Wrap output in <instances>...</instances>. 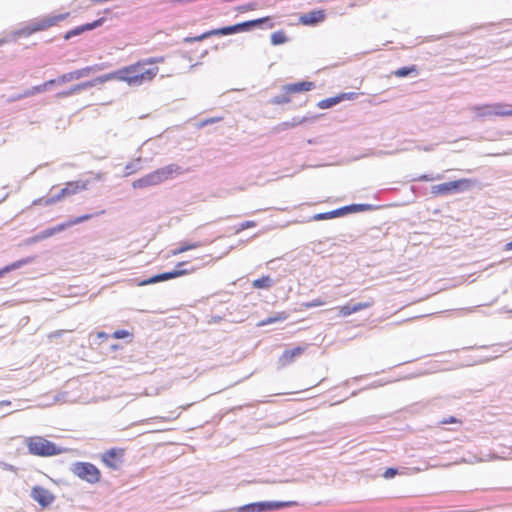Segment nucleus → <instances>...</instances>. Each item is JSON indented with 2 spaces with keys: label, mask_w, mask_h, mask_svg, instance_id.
Returning a JSON list of instances; mask_svg holds the SVG:
<instances>
[{
  "label": "nucleus",
  "mask_w": 512,
  "mask_h": 512,
  "mask_svg": "<svg viewBox=\"0 0 512 512\" xmlns=\"http://www.w3.org/2000/svg\"><path fill=\"white\" fill-rule=\"evenodd\" d=\"M287 41V37L283 31L275 32L271 35V42L274 45H280Z\"/></svg>",
  "instance_id": "nucleus-28"
},
{
  "label": "nucleus",
  "mask_w": 512,
  "mask_h": 512,
  "mask_svg": "<svg viewBox=\"0 0 512 512\" xmlns=\"http://www.w3.org/2000/svg\"><path fill=\"white\" fill-rule=\"evenodd\" d=\"M92 216H93L92 214L81 215V216L75 217V218H73L71 220H68L66 222V224H68V227L74 226V225L80 224V223H82L84 221H87V220L91 219Z\"/></svg>",
  "instance_id": "nucleus-29"
},
{
  "label": "nucleus",
  "mask_w": 512,
  "mask_h": 512,
  "mask_svg": "<svg viewBox=\"0 0 512 512\" xmlns=\"http://www.w3.org/2000/svg\"><path fill=\"white\" fill-rule=\"evenodd\" d=\"M61 335H62V331H56V332H53V333L49 334V338L58 337V336H61Z\"/></svg>",
  "instance_id": "nucleus-44"
},
{
  "label": "nucleus",
  "mask_w": 512,
  "mask_h": 512,
  "mask_svg": "<svg viewBox=\"0 0 512 512\" xmlns=\"http://www.w3.org/2000/svg\"><path fill=\"white\" fill-rule=\"evenodd\" d=\"M370 206L366 204H352L348 206H344L329 212L324 213H318L312 216L313 221H320V220H328L333 219L337 217L344 216L348 213H355V212H361L369 209Z\"/></svg>",
  "instance_id": "nucleus-9"
},
{
  "label": "nucleus",
  "mask_w": 512,
  "mask_h": 512,
  "mask_svg": "<svg viewBox=\"0 0 512 512\" xmlns=\"http://www.w3.org/2000/svg\"><path fill=\"white\" fill-rule=\"evenodd\" d=\"M164 58H149L138 61L135 64L123 67L111 75L98 78L100 83L109 79H117L126 82L130 86H139L147 82H151L159 72V68L154 64L163 62Z\"/></svg>",
  "instance_id": "nucleus-1"
},
{
  "label": "nucleus",
  "mask_w": 512,
  "mask_h": 512,
  "mask_svg": "<svg viewBox=\"0 0 512 512\" xmlns=\"http://www.w3.org/2000/svg\"><path fill=\"white\" fill-rule=\"evenodd\" d=\"M162 182L172 179L182 173L181 168L176 164H170L156 170Z\"/></svg>",
  "instance_id": "nucleus-20"
},
{
  "label": "nucleus",
  "mask_w": 512,
  "mask_h": 512,
  "mask_svg": "<svg viewBox=\"0 0 512 512\" xmlns=\"http://www.w3.org/2000/svg\"><path fill=\"white\" fill-rule=\"evenodd\" d=\"M105 336H106V335H105V333H103V332L98 333V337H105Z\"/></svg>",
  "instance_id": "nucleus-46"
},
{
  "label": "nucleus",
  "mask_w": 512,
  "mask_h": 512,
  "mask_svg": "<svg viewBox=\"0 0 512 512\" xmlns=\"http://www.w3.org/2000/svg\"><path fill=\"white\" fill-rule=\"evenodd\" d=\"M66 228H68V224H66V222L64 223H61L57 226H54V227H51V228H48L44 231H42L41 233L37 234L35 237H34V240L35 241H40V240H44V239H47L49 237H52L53 235H55L56 233H59L63 230H65Z\"/></svg>",
  "instance_id": "nucleus-22"
},
{
  "label": "nucleus",
  "mask_w": 512,
  "mask_h": 512,
  "mask_svg": "<svg viewBox=\"0 0 512 512\" xmlns=\"http://www.w3.org/2000/svg\"><path fill=\"white\" fill-rule=\"evenodd\" d=\"M104 23V18H99L91 23H87V24H84V25H81V26H78L72 30H69L65 35H64V39L65 40H68L74 36H77V35H80L81 33L85 32V31H90V30H93L99 26H101L102 24Z\"/></svg>",
  "instance_id": "nucleus-17"
},
{
  "label": "nucleus",
  "mask_w": 512,
  "mask_h": 512,
  "mask_svg": "<svg viewBox=\"0 0 512 512\" xmlns=\"http://www.w3.org/2000/svg\"><path fill=\"white\" fill-rule=\"evenodd\" d=\"M94 83L93 82H87V83H83V84H80V85H77L76 87H74L70 93L72 92H76V91H79L80 89H84V88H87V87H91L93 86Z\"/></svg>",
  "instance_id": "nucleus-40"
},
{
  "label": "nucleus",
  "mask_w": 512,
  "mask_h": 512,
  "mask_svg": "<svg viewBox=\"0 0 512 512\" xmlns=\"http://www.w3.org/2000/svg\"><path fill=\"white\" fill-rule=\"evenodd\" d=\"M294 502L286 501H263L244 505L238 508V512H265L279 510L294 505Z\"/></svg>",
  "instance_id": "nucleus-8"
},
{
  "label": "nucleus",
  "mask_w": 512,
  "mask_h": 512,
  "mask_svg": "<svg viewBox=\"0 0 512 512\" xmlns=\"http://www.w3.org/2000/svg\"><path fill=\"white\" fill-rule=\"evenodd\" d=\"M61 197H60V194L58 193L57 195L55 196H52V197H48V198H45V201H44V206H50V205H53L59 201H61Z\"/></svg>",
  "instance_id": "nucleus-36"
},
{
  "label": "nucleus",
  "mask_w": 512,
  "mask_h": 512,
  "mask_svg": "<svg viewBox=\"0 0 512 512\" xmlns=\"http://www.w3.org/2000/svg\"><path fill=\"white\" fill-rule=\"evenodd\" d=\"M1 404L7 405V404H10V401H7V402L1 401Z\"/></svg>",
  "instance_id": "nucleus-49"
},
{
  "label": "nucleus",
  "mask_w": 512,
  "mask_h": 512,
  "mask_svg": "<svg viewBox=\"0 0 512 512\" xmlns=\"http://www.w3.org/2000/svg\"><path fill=\"white\" fill-rule=\"evenodd\" d=\"M186 264H187L186 261L178 262L176 264L174 270L154 275L146 280L139 282L138 285L145 286V285H149V284H154V283L178 278L181 276L192 274L197 270L196 267L183 268V266Z\"/></svg>",
  "instance_id": "nucleus-4"
},
{
  "label": "nucleus",
  "mask_w": 512,
  "mask_h": 512,
  "mask_svg": "<svg viewBox=\"0 0 512 512\" xmlns=\"http://www.w3.org/2000/svg\"><path fill=\"white\" fill-rule=\"evenodd\" d=\"M25 263H26V261H18V262H15V263L5 266L4 268L0 269V277H2L5 273H7L11 270H15V269L21 267Z\"/></svg>",
  "instance_id": "nucleus-31"
},
{
  "label": "nucleus",
  "mask_w": 512,
  "mask_h": 512,
  "mask_svg": "<svg viewBox=\"0 0 512 512\" xmlns=\"http://www.w3.org/2000/svg\"><path fill=\"white\" fill-rule=\"evenodd\" d=\"M325 13L323 10L310 11L300 16L299 21L303 25H314L324 21Z\"/></svg>",
  "instance_id": "nucleus-18"
},
{
  "label": "nucleus",
  "mask_w": 512,
  "mask_h": 512,
  "mask_svg": "<svg viewBox=\"0 0 512 512\" xmlns=\"http://www.w3.org/2000/svg\"><path fill=\"white\" fill-rule=\"evenodd\" d=\"M290 95L291 94H286V92H284L283 95L274 97L272 99V103L273 104H286V103H289L291 101Z\"/></svg>",
  "instance_id": "nucleus-33"
},
{
  "label": "nucleus",
  "mask_w": 512,
  "mask_h": 512,
  "mask_svg": "<svg viewBox=\"0 0 512 512\" xmlns=\"http://www.w3.org/2000/svg\"><path fill=\"white\" fill-rule=\"evenodd\" d=\"M417 67L415 65H412L410 67H401L393 72L394 76L402 78L406 77L412 73H417Z\"/></svg>",
  "instance_id": "nucleus-27"
},
{
  "label": "nucleus",
  "mask_w": 512,
  "mask_h": 512,
  "mask_svg": "<svg viewBox=\"0 0 512 512\" xmlns=\"http://www.w3.org/2000/svg\"><path fill=\"white\" fill-rule=\"evenodd\" d=\"M397 473H398L397 469H395V468H387V469L385 470V472L383 473V477H384L385 479H391V478H393L394 476H396V475H397Z\"/></svg>",
  "instance_id": "nucleus-38"
},
{
  "label": "nucleus",
  "mask_w": 512,
  "mask_h": 512,
  "mask_svg": "<svg viewBox=\"0 0 512 512\" xmlns=\"http://www.w3.org/2000/svg\"><path fill=\"white\" fill-rule=\"evenodd\" d=\"M1 404L7 405V404H10V401H7V402L1 401Z\"/></svg>",
  "instance_id": "nucleus-48"
},
{
  "label": "nucleus",
  "mask_w": 512,
  "mask_h": 512,
  "mask_svg": "<svg viewBox=\"0 0 512 512\" xmlns=\"http://www.w3.org/2000/svg\"><path fill=\"white\" fill-rule=\"evenodd\" d=\"M357 97V93L349 92V93H341L335 97L327 98L318 103L319 108L327 109L330 108L343 100H353Z\"/></svg>",
  "instance_id": "nucleus-16"
},
{
  "label": "nucleus",
  "mask_w": 512,
  "mask_h": 512,
  "mask_svg": "<svg viewBox=\"0 0 512 512\" xmlns=\"http://www.w3.org/2000/svg\"><path fill=\"white\" fill-rule=\"evenodd\" d=\"M125 450L123 448H111L101 455V461L111 469H118L122 463Z\"/></svg>",
  "instance_id": "nucleus-11"
},
{
  "label": "nucleus",
  "mask_w": 512,
  "mask_h": 512,
  "mask_svg": "<svg viewBox=\"0 0 512 512\" xmlns=\"http://www.w3.org/2000/svg\"><path fill=\"white\" fill-rule=\"evenodd\" d=\"M306 350L305 346H297L292 349H286L278 358V364L286 367L292 364L296 358L300 357Z\"/></svg>",
  "instance_id": "nucleus-14"
},
{
  "label": "nucleus",
  "mask_w": 512,
  "mask_h": 512,
  "mask_svg": "<svg viewBox=\"0 0 512 512\" xmlns=\"http://www.w3.org/2000/svg\"><path fill=\"white\" fill-rule=\"evenodd\" d=\"M287 318H288V314L286 312H279V313L275 314L274 316H271L265 320H262L259 323V326H265V325H269L272 323L281 322V321L286 320Z\"/></svg>",
  "instance_id": "nucleus-26"
},
{
  "label": "nucleus",
  "mask_w": 512,
  "mask_h": 512,
  "mask_svg": "<svg viewBox=\"0 0 512 512\" xmlns=\"http://www.w3.org/2000/svg\"><path fill=\"white\" fill-rule=\"evenodd\" d=\"M257 223L255 221L249 220L244 221L238 225V227L235 229V233H240L246 229L254 228L256 227Z\"/></svg>",
  "instance_id": "nucleus-32"
},
{
  "label": "nucleus",
  "mask_w": 512,
  "mask_h": 512,
  "mask_svg": "<svg viewBox=\"0 0 512 512\" xmlns=\"http://www.w3.org/2000/svg\"><path fill=\"white\" fill-rule=\"evenodd\" d=\"M31 496L43 508L51 505L55 499L54 495L48 489L41 486L34 487L31 491Z\"/></svg>",
  "instance_id": "nucleus-12"
},
{
  "label": "nucleus",
  "mask_w": 512,
  "mask_h": 512,
  "mask_svg": "<svg viewBox=\"0 0 512 512\" xmlns=\"http://www.w3.org/2000/svg\"><path fill=\"white\" fill-rule=\"evenodd\" d=\"M374 304V301L372 299L365 301V302H359L354 305L346 304L338 307V313L341 317H348L352 315L353 313L359 312L361 310L368 309L372 307Z\"/></svg>",
  "instance_id": "nucleus-15"
},
{
  "label": "nucleus",
  "mask_w": 512,
  "mask_h": 512,
  "mask_svg": "<svg viewBox=\"0 0 512 512\" xmlns=\"http://www.w3.org/2000/svg\"><path fill=\"white\" fill-rule=\"evenodd\" d=\"M220 120H221V118H209V119H206V120H204V121H202L200 123V127H203L205 125H208V124H211V123H214V122H218Z\"/></svg>",
  "instance_id": "nucleus-41"
},
{
  "label": "nucleus",
  "mask_w": 512,
  "mask_h": 512,
  "mask_svg": "<svg viewBox=\"0 0 512 512\" xmlns=\"http://www.w3.org/2000/svg\"><path fill=\"white\" fill-rule=\"evenodd\" d=\"M54 83H55V80H49L41 85L34 86L31 89L26 90L19 98L30 97L37 93L43 92L47 89L48 86H50Z\"/></svg>",
  "instance_id": "nucleus-24"
},
{
  "label": "nucleus",
  "mask_w": 512,
  "mask_h": 512,
  "mask_svg": "<svg viewBox=\"0 0 512 512\" xmlns=\"http://www.w3.org/2000/svg\"><path fill=\"white\" fill-rule=\"evenodd\" d=\"M506 250H512V241L506 244Z\"/></svg>",
  "instance_id": "nucleus-45"
},
{
  "label": "nucleus",
  "mask_w": 512,
  "mask_h": 512,
  "mask_svg": "<svg viewBox=\"0 0 512 512\" xmlns=\"http://www.w3.org/2000/svg\"><path fill=\"white\" fill-rule=\"evenodd\" d=\"M148 177H149V181H150V185L151 186L158 185V184L162 183V181L160 179V176H159V174H158V172L156 170L151 172V173H149Z\"/></svg>",
  "instance_id": "nucleus-34"
},
{
  "label": "nucleus",
  "mask_w": 512,
  "mask_h": 512,
  "mask_svg": "<svg viewBox=\"0 0 512 512\" xmlns=\"http://www.w3.org/2000/svg\"><path fill=\"white\" fill-rule=\"evenodd\" d=\"M45 198L41 197L33 201V205H44Z\"/></svg>",
  "instance_id": "nucleus-43"
},
{
  "label": "nucleus",
  "mask_w": 512,
  "mask_h": 512,
  "mask_svg": "<svg viewBox=\"0 0 512 512\" xmlns=\"http://www.w3.org/2000/svg\"><path fill=\"white\" fill-rule=\"evenodd\" d=\"M325 301L321 300V299H314L310 302H306L303 304V306L306 308V309H309V308H314V307H318V306H323L325 305Z\"/></svg>",
  "instance_id": "nucleus-35"
},
{
  "label": "nucleus",
  "mask_w": 512,
  "mask_h": 512,
  "mask_svg": "<svg viewBox=\"0 0 512 512\" xmlns=\"http://www.w3.org/2000/svg\"><path fill=\"white\" fill-rule=\"evenodd\" d=\"M89 182L86 181H69L66 182L64 187L59 191L61 199L75 195L88 188Z\"/></svg>",
  "instance_id": "nucleus-13"
},
{
  "label": "nucleus",
  "mask_w": 512,
  "mask_h": 512,
  "mask_svg": "<svg viewBox=\"0 0 512 512\" xmlns=\"http://www.w3.org/2000/svg\"><path fill=\"white\" fill-rule=\"evenodd\" d=\"M469 179H459L455 181L445 182L431 187V194L435 197L449 195L470 186Z\"/></svg>",
  "instance_id": "nucleus-10"
},
{
  "label": "nucleus",
  "mask_w": 512,
  "mask_h": 512,
  "mask_svg": "<svg viewBox=\"0 0 512 512\" xmlns=\"http://www.w3.org/2000/svg\"><path fill=\"white\" fill-rule=\"evenodd\" d=\"M93 70V67H85L76 71L69 72L60 77L61 82H67L71 80H78L82 77H86Z\"/></svg>",
  "instance_id": "nucleus-21"
},
{
  "label": "nucleus",
  "mask_w": 512,
  "mask_h": 512,
  "mask_svg": "<svg viewBox=\"0 0 512 512\" xmlns=\"http://www.w3.org/2000/svg\"><path fill=\"white\" fill-rule=\"evenodd\" d=\"M200 246H201V243H199V242H182L179 244L178 247L171 250V255L177 256V255L183 254L187 251L197 249Z\"/></svg>",
  "instance_id": "nucleus-23"
},
{
  "label": "nucleus",
  "mask_w": 512,
  "mask_h": 512,
  "mask_svg": "<svg viewBox=\"0 0 512 512\" xmlns=\"http://www.w3.org/2000/svg\"><path fill=\"white\" fill-rule=\"evenodd\" d=\"M435 179H439V176L438 177H430V176H427V175H423L420 177V180H424V181H433Z\"/></svg>",
  "instance_id": "nucleus-42"
},
{
  "label": "nucleus",
  "mask_w": 512,
  "mask_h": 512,
  "mask_svg": "<svg viewBox=\"0 0 512 512\" xmlns=\"http://www.w3.org/2000/svg\"><path fill=\"white\" fill-rule=\"evenodd\" d=\"M315 87L313 82L310 81H301L297 83L287 84L283 87V91L286 94H295L305 91H310Z\"/></svg>",
  "instance_id": "nucleus-19"
},
{
  "label": "nucleus",
  "mask_w": 512,
  "mask_h": 512,
  "mask_svg": "<svg viewBox=\"0 0 512 512\" xmlns=\"http://www.w3.org/2000/svg\"><path fill=\"white\" fill-rule=\"evenodd\" d=\"M132 186H133V188H146V187L151 186L148 174L140 179L135 180L133 182Z\"/></svg>",
  "instance_id": "nucleus-30"
},
{
  "label": "nucleus",
  "mask_w": 512,
  "mask_h": 512,
  "mask_svg": "<svg viewBox=\"0 0 512 512\" xmlns=\"http://www.w3.org/2000/svg\"><path fill=\"white\" fill-rule=\"evenodd\" d=\"M70 13H62L58 15H49L41 19H37L21 29L20 34L30 36L36 32L45 31L53 26L58 25L69 17Z\"/></svg>",
  "instance_id": "nucleus-3"
},
{
  "label": "nucleus",
  "mask_w": 512,
  "mask_h": 512,
  "mask_svg": "<svg viewBox=\"0 0 512 512\" xmlns=\"http://www.w3.org/2000/svg\"><path fill=\"white\" fill-rule=\"evenodd\" d=\"M269 20H270L269 17H263V18H259V19H255V20L246 21L243 23H238V24H235L232 26L223 27L220 29L211 30V31L205 32L201 36H198L196 38V40H203L212 35H229V34L241 32V31L247 30L251 27H254L256 25H259L261 23H264L266 21H269Z\"/></svg>",
  "instance_id": "nucleus-5"
},
{
  "label": "nucleus",
  "mask_w": 512,
  "mask_h": 512,
  "mask_svg": "<svg viewBox=\"0 0 512 512\" xmlns=\"http://www.w3.org/2000/svg\"><path fill=\"white\" fill-rule=\"evenodd\" d=\"M25 443L29 453L35 456L50 457L66 452V449L57 447L55 443L42 436L28 437Z\"/></svg>",
  "instance_id": "nucleus-2"
},
{
  "label": "nucleus",
  "mask_w": 512,
  "mask_h": 512,
  "mask_svg": "<svg viewBox=\"0 0 512 512\" xmlns=\"http://www.w3.org/2000/svg\"><path fill=\"white\" fill-rule=\"evenodd\" d=\"M455 423L461 424V420L457 419L454 416L444 418L443 420L440 421V424H455Z\"/></svg>",
  "instance_id": "nucleus-39"
},
{
  "label": "nucleus",
  "mask_w": 512,
  "mask_h": 512,
  "mask_svg": "<svg viewBox=\"0 0 512 512\" xmlns=\"http://www.w3.org/2000/svg\"><path fill=\"white\" fill-rule=\"evenodd\" d=\"M129 336H130V333L126 330H116L113 333V338H115V339H123V338L129 337Z\"/></svg>",
  "instance_id": "nucleus-37"
},
{
  "label": "nucleus",
  "mask_w": 512,
  "mask_h": 512,
  "mask_svg": "<svg viewBox=\"0 0 512 512\" xmlns=\"http://www.w3.org/2000/svg\"><path fill=\"white\" fill-rule=\"evenodd\" d=\"M273 284L274 281L269 275L263 276L252 282V286L255 289H269L272 287Z\"/></svg>",
  "instance_id": "nucleus-25"
},
{
  "label": "nucleus",
  "mask_w": 512,
  "mask_h": 512,
  "mask_svg": "<svg viewBox=\"0 0 512 512\" xmlns=\"http://www.w3.org/2000/svg\"><path fill=\"white\" fill-rule=\"evenodd\" d=\"M1 404L7 405V404H10V401H7V402L1 401Z\"/></svg>",
  "instance_id": "nucleus-47"
},
{
  "label": "nucleus",
  "mask_w": 512,
  "mask_h": 512,
  "mask_svg": "<svg viewBox=\"0 0 512 512\" xmlns=\"http://www.w3.org/2000/svg\"><path fill=\"white\" fill-rule=\"evenodd\" d=\"M71 471L76 477L90 484H96L101 480V471L89 462H76Z\"/></svg>",
  "instance_id": "nucleus-6"
},
{
  "label": "nucleus",
  "mask_w": 512,
  "mask_h": 512,
  "mask_svg": "<svg viewBox=\"0 0 512 512\" xmlns=\"http://www.w3.org/2000/svg\"><path fill=\"white\" fill-rule=\"evenodd\" d=\"M472 111L475 113L477 117L485 118L492 116H500L507 117L512 116V109L509 104L504 103H494V104H485L478 105L472 108Z\"/></svg>",
  "instance_id": "nucleus-7"
}]
</instances>
